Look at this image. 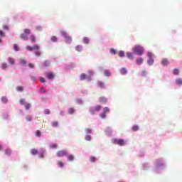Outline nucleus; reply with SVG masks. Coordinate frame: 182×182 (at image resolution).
Here are the masks:
<instances>
[{"label":"nucleus","instance_id":"f03ea898","mask_svg":"<svg viewBox=\"0 0 182 182\" xmlns=\"http://www.w3.org/2000/svg\"><path fill=\"white\" fill-rule=\"evenodd\" d=\"M61 33L64 36L66 43H72V37L68 35L65 31H62Z\"/></svg>","mask_w":182,"mask_h":182},{"label":"nucleus","instance_id":"6ab92c4d","mask_svg":"<svg viewBox=\"0 0 182 182\" xmlns=\"http://www.w3.org/2000/svg\"><path fill=\"white\" fill-rule=\"evenodd\" d=\"M51 124H52L53 127H58V126H59V123L56 121L51 122Z\"/></svg>","mask_w":182,"mask_h":182},{"label":"nucleus","instance_id":"473e14b6","mask_svg":"<svg viewBox=\"0 0 182 182\" xmlns=\"http://www.w3.org/2000/svg\"><path fill=\"white\" fill-rule=\"evenodd\" d=\"M41 135H42V133L41 132L40 130H37V131L36 132V137H41Z\"/></svg>","mask_w":182,"mask_h":182},{"label":"nucleus","instance_id":"7ed1b4c3","mask_svg":"<svg viewBox=\"0 0 182 182\" xmlns=\"http://www.w3.org/2000/svg\"><path fill=\"white\" fill-rule=\"evenodd\" d=\"M102 109V106L100 105H96L94 107H91L90 109V112L92 114H95V112H100V110Z\"/></svg>","mask_w":182,"mask_h":182},{"label":"nucleus","instance_id":"2f4dec72","mask_svg":"<svg viewBox=\"0 0 182 182\" xmlns=\"http://www.w3.org/2000/svg\"><path fill=\"white\" fill-rule=\"evenodd\" d=\"M52 42H58V38L55 36H53L50 38Z\"/></svg>","mask_w":182,"mask_h":182},{"label":"nucleus","instance_id":"bb28decb","mask_svg":"<svg viewBox=\"0 0 182 182\" xmlns=\"http://www.w3.org/2000/svg\"><path fill=\"white\" fill-rule=\"evenodd\" d=\"M83 48L82 47V46H76V50H77V52H82Z\"/></svg>","mask_w":182,"mask_h":182},{"label":"nucleus","instance_id":"a18cd8bd","mask_svg":"<svg viewBox=\"0 0 182 182\" xmlns=\"http://www.w3.org/2000/svg\"><path fill=\"white\" fill-rule=\"evenodd\" d=\"M45 114H50V110L49 109H44Z\"/></svg>","mask_w":182,"mask_h":182},{"label":"nucleus","instance_id":"6e6552de","mask_svg":"<svg viewBox=\"0 0 182 182\" xmlns=\"http://www.w3.org/2000/svg\"><path fill=\"white\" fill-rule=\"evenodd\" d=\"M99 102L102 105H105V103H107V98H106V97H100Z\"/></svg>","mask_w":182,"mask_h":182},{"label":"nucleus","instance_id":"09e8293b","mask_svg":"<svg viewBox=\"0 0 182 182\" xmlns=\"http://www.w3.org/2000/svg\"><path fill=\"white\" fill-rule=\"evenodd\" d=\"M90 161H91L92 163H95V161H96V157H95V156H91V157H90Z\"/></svg>","mask_w":182,"mask_h":182},{"label":"nucleus","instance_id":"603ef678","mask_svg":"<svg viewBox=\"0 0 182 182\" xmlns=\"http://www.w3.org/2000/svg\"><path fill=\"white\" fill-rule=\"evenodd\" d=\"M102 119H106V113L103 112L100 114Z\"/></svg>","mask_w":182,"mask_h":182},{"label":"nucleus","instance_id":"4d7b16f0","mask_svg":"<svg viewBox=\"0 0 182 182\" xmlns=\"http://www.w3.org/2000/svg\"><path fill=\"white\" fill-rule=\"evenodd\" d=\"M148 57L149 58H153V53H151V52H148Z\"/></svg>","mask_w":182,"mask_h":182},{"label":"nucleus","instance_id":"13d9d810","mask_svg":"<svg viewBox=\"0 0 182 182\" xmlns=\"http://www.w3.org/2000/svg\"><path fill=\"white\" fill-rule=\"evenodd\" d=\"M28 66L31 68V69H33V68H35V65L33 63H29Z\"/></svg>","mask_w":182,"mask_h":182},{"label":"nucleus","instance_id":"39448f33","mask_svg":"<svg viewBox=\"0 0 182 182\" xmlns=\"http://www.w3.org/2000/svg\"><path fill=\"white\" fill-rule=\"evenodd\" d=\"M68 154V151L66 150H60L57 152V156L63 157Z\"/></svg>","mask_w":182,"mask_h":182},{"label":"nucleus","instance_id":"f704fd0d","mask_svg":"<svg viewBox=\"0 0 182 182\" xmlns=\"http://www.w3.org/2000/svg\"><path fill=\"white\" fill-rule=\"evenodd\" d=\"M6 68H8V64H6V63H2L1 64V69L5 70V69H6Z\"/></svg>","mask_w":182,"mask_h":182},{"label":"nucleus","instance_id":"774afa93","mask_svg":"<svg viewBox=\"0 0 182 182\" xmlns=\"http://www.w3.org/2000/svg\"><path fill=\"white\" fill-rule=\"evenodd\" d=\"M43 154H41V155L40 156V158H41V159H43Z\"/></svg>","mask_w":182,"mask_h":182},{"label":"nucleus","instance_id":"b1692460","mask_svg":"<svg viewBox=\"0 0 182 182\" xmlns=\"http://www.w3.org/2000/svg\"><path fill=\"white\" fill-rule=\"evenodd\" d=\"M97 85L100 87H105V83L102 81H98Z\"/></svg>","mask_w":182,"mask_h":182},{"label":"nucleus","instance_id":"680f3d73","mask_svg":"<svg viewBox=\"0 0 182 182\" xmlns=\"http://www.w3.org/2000/svg\"><path fill=\"white\" fill-rule=\"evenodd\" d=\"M41 90L42 93H46V91L45 90V89L43 88V87H41Z\"/></svg>","mask_w":182,"mask_h":182},{"label":"nucleus","instance_id":"c756f323","mask_svg":"<svg viewBox=\"0 0 182 182\" xmlns=\"http://www.w3.org/2000/svg\"><path fill=\"white\" fill-rule=\"evenodd\" d=\"M173 75H178L180 73V70L177 68H175L173 70Z\"/></svg>","mask_w":182,"mask_h":182},{"label":"nucleus","instance_id":"20e7f679","mask_svg":"<svg viewBox=\"0 0 182 182\" xmlns=\"http://www.w3.org/2000/svg\"><path fill=\"white\" fill-rule=\"evenodd\" d=\"M26 49L29 52H32V50H39V49H41V48L38 45H34L33 46H27Z\"/></svg>","mask_w":182,"mask_h":182},{"label":"nucleus","instance_id":"dca6fc26","mask_svg":"<svg viewBox=\"0 0 182 182\" xmlns=\"http://www.w3.org/2000/svg\"><path fill=\"white\" fill-rule=\"evenodd\" d=\"M30 40L31 42H33L34 43L35 42H36V37H35V36L32 35L30 36Z\"/></svg>","mask_w":182,"mask_h":182},{"label":"nucleus","instance_id":"58836bf2","mask_svg":"<svg viewBox=\"0 0 182 182\" xmlns=\"http://www.w3.org/2000/svg\"><path fill=\"white\" fill-rule=\"evenodd\" d=\"M24 33H26V35H31V31L28 28L24 29Z\"/></svg>","mask_w":182,"mask_h":182},{"label":"nucleus","instance_id":"ddd939ff","mask_svg":"<svg viewBox=\"0 0 182 182\" xmlns=\"http://www.w3.org/2000/svg\"><path fill=\"white\" fill-rule=\"evenodd\" d=\"M104 75H105V76H110L112 75V73H110V70H105Z\"/></svg>","mask_w":182,"mask_h":182},{"label":"nucleus","instance_id":"338daca9","mask_svg":"<svg viewBox=\"0 0 182 182\" xmlns=\"http://www.w3.org/2000/svg\"><path fill=\"white\" fill-rule=\"evenodd\" d=\"M88 73H90V75H93V73L92 71H88Z\"/></svg>","mask_w":182,"mask_h":182},{"label":"nucleus","instance_id":"3c124183","mask_svg":"<svg viewBox=\"0 0 182 182\" xmlns=\"http://www.w3.org/2000/svg\"><path fill=\"white\" fill-rule=\"evenodd\" d=\"M58 167H63V166H64L63 162H62L60 161H58Z\"/></svg>","mask_w":182,"mask_h":182},{"label":"nucleus","instance_id":"8fccbe9b","mask_svg":"<svg viewBox=\"0 0 182 182\" xmlns=\"http://www.w3.org/2000/svg\"><path fill=\"white\" fill-rule=\"evenodd\" d=\"M0 36L1 38H5V33L4 31H2L1 30H0Z\"/></svg>","mask_w":182,"mask_h":182},{"label":"nucleus","instance_id":"aec40b11","mask_svg":"<svg viewBox=\"0 0 182 182\" xmlns=\"http://www.w3.org/2000/svg\"><path fill=\"white\" fill-rule=\"evenodd\" d=\"M24 107H26V110H29V109H31V104L28 103V102H26L24 104Z\"/></svg>","mask_w":182,"mask_h":182},{"label":"nucleus","instance_id":"4468645a","mask_svg":"<svg viewBox=\"0 0 182 182\" xmlns=\"http://www.w3.org/2000/svg\"><path fill=\"white\" fill-rule=\"evenodd\" d=\"M31 153L33 156H36V154H38V149H31Z\"/></svg>","mask_w":182,"mask_h":182},{"label":"nucleus","instance_id":"4be33fe9","mask_svg":"<svg viewBox=\"0 0 182 182\" xmlns=\"http://www.w3.org/2000/svg\"><path fill=\"white\" fill-rule=\"evenodd\" d=\"M1 102L2 103H8V98L6 97H2Z\"/></svg>","mask_w":182,"mask_h":182},{"label":"nucleus","instance_id":"a878e982","mask_svg":"<svg viewBox=\"0 0 182 182\" xmlns=\"http://www.w3.org/2000/svg\"><path fill=\"white\" fill-rule=\"evenodd\" d=\"M80 80H85L86 79V74L82 73L80 77Z\"/></svg>","mask_w":182,"mask_h":182},{"label":"nucleus","instance_id":"5fc2aeb1","mask_svg":"<svg viewBox=\"0 0 182 182\" xmlns=\"http://www.w3.org/2000/svg\"><path fill=\"white\" fill-rule=\"evenodd\" d=\"M40 82H41V83H45V82H46L45 78H43V77H40Z\"/></svg>","mask_w":182,"mask_h":182},{"label":"nucleus","instance_id":"052dcab7","mask_svg":"<svg viewBox=\"0 0 182 182\" xmlns=\"http://www.w3.org/2000/svg\"><path fill=\"white\" fill-rule=\"evenodd\" d=\"M37 31H42V27L41 26H38L36 27Z\"/></svg>","mask_w":182,"mask_h":182},{"label":"nucleus","instance_id":"a211bd4d","mask_svg":"<svg viewBox=\"0 0 182 182\" xmlns=\"http://www.w3.org/2000/svg\"><path fill=\"white\" fill-rule=\"evenodd\" d=\"M19 63H20V65H26V61L25 60V59L21 58L19 60Z\"/></svg>","mask_w":182,"mask_h":182},{"label":"nucleus","instance_id":"0eeeda50","mask_svg":"<svg viewBox=\"0 0 182 182\" xmlns=\"http://www.w3.org/2000/svg\"><path fill=\"white\" fill-rule=\"evenodd\" d=\"M114 142L119 146H124V144H126V142H124L123 139H115Z\"/></svg>","mask_w":182,"mask_h":182},{"label":"nucleus","instance_id":"cd10ccee","mask_svg":"<svg viewBox=\"0 0 182 182\" xmlns=\"http://www.w3.org/2000/svg\"><path fill=\"white\" fill-rule=\"evenodd\" d=\"M176 85H182V79L181 78H178L176 80Z\"/></svg>","mask_w":182,"mask_h":182},{"label":"nucleus","instance_id":"de8ad7c7","mask_svg":"<svg viewBox=\"0 0 182 182\" xmlns=\"http://www.w3.org/2000/svg\"><path fill=\"white\" fill-rule=\"evenodd\" d=\"M26 103H27V102H25V99L20 100V104H21L24 106Z\"/></svg>","mask_w":182,"mask_h":182},{"label":"nucleus","instance_id":"a19ab883","mask_svg":"<svg viewBox=\"0 0 182 182\" xmlns=\"http://www.w3.org/2000/svg\"><path fill=\"white\" fill-rule=\"evenodd\" d=\"M141 76H142L143 77H146L147 76V72H146L145 70L142 71Z\"/></svg>","mask_w":182,"mask_h":182},{"label":"nucleus","instance_id":"72a5a7b5","mask_svg":"<svg viewBox=\"0 0 182 182\" xmlns=\"http://www.w3.org/2000/svg\"><path fill=\"white\" fill-rule=\"evenodd\" d=\"M68 112H69L70 114H73L75 113V109L69 108L68 109Z\"/></svg>","mask_w":182,"mask_h":182},{"label":"nucleus","instance_id":"1a4fd4ad","mask_svg":"<svg viewBox=\"0 0 182 182\" xmlns=\"http://www.w3.org/2000/svg\"><path fill=\"white\" fill-rule=\"evenodd\" d=\"M168 63H170L168 62V60L167 58H164L161 60V65H163V66H167V65H168Z\"/></svg>","mask_w":182,"mask_h":182},{"label":"nucleus","instance_id":"c9c22d12","mask_svg":"<svg viewBox=\"0 0 182 182\" xmlns=\"http://www.w3.org/2000/svg\"><path fill=\"white\" fill-rule=\"evenodd\" d=\"M50 149H57L58 148V144H50Z\"/></svg>","mask_w":182,"mask_h":182},{"label":"nucleus","instance_id":"9d476101","mask_svg":"<svg viewBox=\"0 0 182 182\" xmlns=\"http://www.w3.org/2000/svg\"><path fill=\"white\" fill-rule=\"evenodd\" d=\"M8 62L10 63V65H15V60L11 57L8 58Z\"/></svg>","mask_w":182,"mask_h":182},{"label":"nucleus","instance_id":"e2e57ef3","mask_svg":"<svg viewBox=\"0 0 182 182\" xmlns=\"http://www.w3.org/2000/svg\"><path fill=\"white\" fill-rule=\"evenodd\" d=\"M106 133H107V136H110V134H111L112 132H110L109 130H107V131H106Z\"/></svg>","mask_w":182,"mask_h":182},{"label":"nucleus","instance_id":"bf43d9fd","mask_svg":"<svg viewBox=\"0 0 182 182\" xmlns=\"http://www.w3.org/2000/svg\"><path fill=\"white\" fill-rule=\"evenodd\" d=\"M26 120H28V122H31L32 120V117H26Z\"/></svg>","mask_w":182,"mask_h":182},{"label":"nucleus","instance_id":"c85d7f7f","mask_svg":"<svg viewBox=\"0 0 182 182\" xmlns=\"http://www.w3.org/2000/svg\"><path fill=\"white\" fill-rule=\"evenodd\" d=\"M128 59H133V54L132 53H127Z\"/></svg>","mask_w":182,"mask_h":182},{"label":"nucleus","instance_id":"2eb2a0df","mask_svg":"<svg viewBox=\"0 0 182 182\" xmlns=\"http://www.w3.org/2000/svg\"><path fill=\"white\" fill-rule=\"evenodd\" d=\"M5 154L6 156H11V154H12V151H11V149H6Z\"/></svg>","mask_w":182,"mask_h":182},{"label":"nucleus","instance_id":"864d4df0","mask_svg":"<svg viewBox=\"0 0 182 182\" xmlns=\"http://www.w3.org/2000/svg\"><path fill=\"white\" fill-rule=\"evenodd\" d=\"M85 132H86V133H87V134H90V133H92V129H89V128H86V129H85Z\"/></svg>","mask_w":182,"mask_h":182},{"label":"nucleus","instance_id":"9b49d317","mask_svg":"<svg viewBox=\"0 0 182 182\" xmlns=\"http://www.w3.org/2000/svg\"><path fill=\"white\" fill-rule=\"evenodd\" d=\"M120 72L122 75H127V69L124 68H121Z\"/></svg>","mask_w":182,"mask_h":182},{"label":"nucleus","instance_id":"79ce46f5","mask_svg":"<svg viewBox=\"0 0 182 182\" xmlns=\"http://www.w3.org/2000/svg\"><path fill=\"white\" fill-rule=\"evenodd\" d=\"M85 140H87V141H90V140H92V137L90 136V135H86Z\"/></svg>","mask_w":182,"mask_h":182},{"label":"nucleus","instance_id":"ea45409f","mask_svg":"<svg viewBox=\"0 0 182 182\" xmlns=\"http://www.w3.org/2000/svg\"><path fill=\"white\" fill-rule=\"evenodd\" d=\"M36 56H37L38 58H39V56H41V50H37L35 53Z\"/></svg>","mask_w":182,"mask_h":182},{"label":"nucleus","instance_id":"412c9836","mask_svg":"<svg viewBox=\"0 0 182 182\" xmlns=\"http://www.w3.org/2000/svg\"><path fill=\"white\" fill-rule=\"evenodd\" d=\"M21 39H23L24 41H28V36L24 33H22L21 35Z\"/></svg>","mask_w":182,"mask_h":182},{"label":"nucleus","instance_id":"49530a36","mask_svg":"<svg viewBox=\"0 0 182 182\" xmlns=\"http://www.w3.org/2000/svg\"><path fill=\"white\" fill-rule=\"evenodd\" d=\"M109 112H110V110H109V108L107 107H105L104 108V112H105V114L109 113Z\"/></svg>","mask_w":182,"mask_h":182},{"label":"nucleus","instance_id":"5701e85b","mask_svg":"<svg viewBox=\"0 0 182 182\" xmlns=\"http://www.w3.org/2000/svg\"><path fill=\"white\" fill-rule=\"evenodd\" d=\"M44 66H46V68H48V66H50V61L49 60H46L43 63Z\"/></svg>","mask_w":182,"mask_h":182},{"label":"nucleus","instance_id":"393cba45","mask_svg":"<svg viewBox=\"0 0 182 182\" xmlns=\"http://www.w3.org/2000/svg\"><path fill=\"white\" fill-rule=\"evenodd\" d=\"M136 63L137 65H141V63H143V58H138L136 59Z\"/></svg>","mask_w":182,"mask_h":182},{"label":"nucleus","instance_id":"6e6d98bb","mask_svg":"<svg viewBox=\"0 0 182 182\" xmlns=\"http://www.w3.org/2000/svg\"><path fill=\"white\" fill-rule=\"evenodd\" d=\"M3 29H5L6 31H8V29H9V27L7 25H4L3 26Z\"/></svg>","mask_w":182,"mask_h":182},{"label":"nucleus","instance_id":"e433bc0d","mask_svg":"<svg viewBox=\"0 0 182 182\" xmlns=\"http://www.w3.org/2000/svg\"><path fill=\"white\" fill-rule=\"evenodd\" d=\"M132 129L133 132H137V130H139V127L137 125H134Z\"/></svg>","mask_w":182,"mask_h":182},{"label":"nucleus","instance_id":"f8f14e48","mask_svg":"<svg viewBox=\"0 0 182 182\" xmlns=\"http://www.w3.org/2000/svg\"><path fill=\"white\" fill-rule=\"evenodd\" d=\"M147 63L149 64L150 66H151V65H153V63H154V60L153 59V58H149L147 60Z\"/></svg>","mask_w":182,"mask_h":182},{"label":"nucleus","instance_id":"f257e3e1","mask_svg":"<svg viewBox=\"0 0 182 182\" xmlns=\"http://www.w3.org/2000/svg\"><path fill=\"white\" fill-rule=\"evenodd\" d=\"M134 53H136V55H141L144 53V48L141 46H136L133 48Z\"/></svg>","mask_w":182,"mask_h":182},{"label":"nucleus","instance_id":"69168bd1","mask_svg":"<svg viewBox=\"0 0 182 182\" xmlns=\"http://www.w3.org/2000/svg\"><path fill=\"white\" fill-rule=\"evenodd\" d=\"M31 80H36V77H31Z\"/></svg>","mask_w":182,"mask_h":182},{"label":"nucleus","instance_id":"c03bdc74","mask_svg":"<svg viewBox=\"0 0 182 182\" xmlns=\"http://www.w3.org/2000/svg\"><path fill=\"white\" fill-rule=\"evenodd\" d=\"M89 42H90L89 38L85 37V38H84V43L87 44V43H89Z\"/></svg>","mask_w":182,"mask_h":182},{"label":"nucleus","instance_id":"37998d69","mask_svg":"<svg viewBox=\"0 0 182 182\" xmlns=\"http://www.w3.org/2000/svg\"><path fill=\"white\" fill-rule=\"evenodd\" d=\"M14 50H16V52H18L19 50V48L18 47V45L14 44Z\"/></svg>","mask_w":182,"mask_h":182},{"label":"nucleus","instance_id":"7c9ffc66","mask_svg":"<svg viewBox=\"0 0 182 182\" xmlns=\"http://www.w3.org/2000/svg\"><path fill=\"white\" fill-rule=\"evenodd\" d=\"M16 90H17V92H23V87H22V86H18V87H16Z\"/></svg>","mask_w":182,"mask_h":182},{"label":"nucleus","instance_id":"423d86ee","mask_svg":"<svg viewBox=\"0 0 182 182\" xmlns=\"http://www.w3.org/2000/svg\"><path fill=\"white\" fill-rule=\"evenodd\" d=\"M46 77H47V79H53L55 77V74L52 72H48L46 73Z\"/></svg>","mask_w":182,"mask_h":182},{"label":"nucleus","instance_id":"0e129e2a","mask_svg":"<svg viewBox=\"0 0 182 182\" xmlns=\"http://www.w3.org/2000/svg\"><path fill=\"white\" fill-rule=\"evenodd\" d=\"M111 53H114V48H111Z\"/></svg>","mask_w":182,"mask_h":182},{"label":"nucleus","instance_id":"f3484780","mask_svg":"<svg viewBox=\"0 0 182 182\" xmlns=\"http://www.w3.org/2000/svg\"><path fill=\"white\" fill-rule=\"evenodd\" d=\"M68 161H73V160H75V156H73V155H69L68 156Z\"/></svg>","mask_w":182,"mask_h":182},{"label":"nucleus","instance_id":"4c0bfd02","mask_svg":"<svg viewBox=\"0 0 182 182\" xmlns=\"http://www.w3.org/2000/svg\"><path fill=\"white\" fill-rule=\"evenodd\" d=\"M118 55H119V58H123L124 56V53L123 50H121L119 52Z\"/></svg>","mask_w":182,"mask_h":182}]
</instances>
